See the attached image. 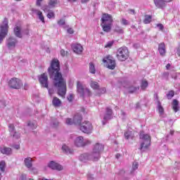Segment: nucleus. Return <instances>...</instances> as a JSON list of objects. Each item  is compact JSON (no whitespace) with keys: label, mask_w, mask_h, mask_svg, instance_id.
<instances>
[{"label":"nucleus","mask_w":180,"mask_h":180,"mask_svg":"<svg viewBox=\"0 0 180 180\" xmlns=\"http://www.w3.org/2000/svg\"><path fill=\"white\" fill-rule=\"evenodd\" d=\"M6 44L9 50H12L16 47V44H18V39L15 37H10L6 40Z\"/></svg>","instance_id":"nucleus-13"},{"label":"nucleus","mask_w":180,"mask_h":180,"mask_svg":"<svg viewBox=\"0 0 180 180\" xmlns=\"http://www.w3.org/2000/svg\"><path fill=\"white\" fill-rule=\"evenodd\" d=\"M8 130L10 131V134H13L16 131H15V125L13 124H8Z\"/></svg>","instance_id":"nucleus-36"},{"label":"nucleus","mask_w":180,"mask_h":180,"mask_svg":"<svg viewBox=\"0 0 180 180\" xmlns=\"http://www.w3.org/2000/svg\"><path fill=\"white\" fill-rule=\"evenodd\" d=\"M48 167L51 168V169H56V171H62L63 169V166L58 163H56L54 161L50 162V163L48 165Z\"/></svg>","instance_id":"nucleus-16"},{"label":"nucleus","mask_w":180,"mask_h":180,"mask_svg":"<svg viewBox=\"0 0 180 180\" xmlns=\"http://www.w3.org/2000/svg\"><path fill=\"white\" fill-rule=\"evenodd\" d=\"M71 47L74 51V53H76V54H81L82 53L84 48L82 47V45L79 44H72L71 45Z\"/></svg>","instance_id":"nucleus-15"},{"label":"nucleus","mask_w":180,"mask_h":180,"mask_svg":"<svg viewBox=\"0 0 180 180\" xmlns=\"http://www.w3.org/2000/svg\"><path fill=\"white\" fill-rule=\"evenodd\" d=\"M139 139L141 140V146L139 150L141 153L148 149V147L151 146V136L149 134H145L144 132H141L139 134Z\"/></svg>","instance_id":"nucleus-3"},{"label":"nucleus","mask_w":180,"mask_h":180,"mask_svg":"<svg viewBox=\"0 0 180 180\" xmlns=\"http://www.w3.org/2000/svg\"><path fill=\"white\" fill-rule=\"evenodd\" d=\"M172 78H173V79H176V75H172Z\"/></svg>","instance_id":"nucleus-64"},{"label":"nucleus","mask_w":180,"mask_h":180,"mask_svg":"<svg viewBox=\"0 0 180 180\" xmlns=\"http://www.w3.org/2000/svg\"><path fill=\"white\" fill-rule=\"evenodd\" d=\"M62 150L65 153V154H72L74 153V150L70 147H68L67 145H63L62 146Z\"/></svg>","instance_id":"nucleus-27"},{"label":"nucleus","mask_w":180,"mask_h":180,"mask_svg":"<svg viewBox=\"0 0 180 180\" xmlns=\"http://www.w3.org/2000/svg\"><path fill=\"white\" fill-rule=\"evenodd\" d=\"M52 125L53 127H57V126H58V121L57 120H53L52 121Z\"/></svg>","instance_id":"nucleus-48"},{"label":"nucleus","mask_w":180,"mask_h":180,"mask_svg":"<svg viewBox=\"0 0 180 180\" xmlns=\"http://www.w3.org/2000/svg\"><path fill=\"white\" fill-rule=\"evenodd\" d=\"M147 86H148V82L146 80L142 81L141 84V89H143V91H144V89H146Z\"/></svg>","instance_id":"nucleus-38"},{"label":"nucleus","mask_w":180,"mask_h":180,"mask_svg":"<svg viewBox=\"0 0 180 180\" xmlns=\"http://www.w3.org/2000/svg\"><path fill=\"white\" fill-rule=\"evenodd\" d=\"M67 32L69 34H74V30L72 28H68Z\"/></svg>","instance_id":"nucleus-50"},{"label":"nucleus","mask_w":180,"mask_h":180,"mask_svg":"<svg viewBox=\"0 0 180 180\" xmlns=\"http://www.w3.org/2000/svg\"><path fill=\"white\" fill-rule=\"evenodd\" d=\"M174 95H175V92L172 90L169 91L167 94V99H172V98H174Z\"/></svg>","instance_id":"nucleus-41"},{"label":"nucleus","mask_w":180,"mask_h":180,"mask_svg":"<svg viewBox=\"0 0 180 180\" xmlns=\"http://www.w3.org/2000/svg\"><path fill=\"white\" fill-rule=\"evenodd\" d=\"M117 58L119 61H126L129 58V49L124 46L117 49Z\"/></svg>","instance_id":"nucleus-6"},{"label":"nucleus","mask_w":180,"mask_h":180,"mask_svg":"<svg viewBox=\"0 0 180 180\" xmlns=\"http://www.w3.org/2000/svg\"><path fill=\"white\" fill-rule=\"evenodd\" d=\"M58 25H59V26H63V25H65V20L60 19L59 21H58Z\"/></svg>","instance_id":"nucleus-47"},{"label":"nucleus","mask_w":180,"mask_h":180,"mask_svg":"<svg viewBox=\"0 0 180 180\" xmlns=\"http://www.w3.org/2000/svg\"><path fill=\"white\" fill-rule=\"evenodd\" d=\"M14 139H20V134L16 132V131L11 135Z\"/></svg>","instance_id":"nucleus-43"},{"label":"nucleus","mask_w":180,"mask_h":180,"mask_svg":"<svg viewBox=\"0 0 180 180\" xmlns=\"http://www.w3.org/2000/svg\"><path fill=\"white\" fill-rule=\"evenodd\" d=\"M49 78L53 81L54 86L58 88V94L62 98L67 94V84L63 78V74L60 72V61L58 59H53L48 68Z\"/></svg>","instance_id":"nucleus-1"},{"label":"nucleus","mask_w":180,"mask_h":180,"mask_svg":"<svg viewBox=\"0 0 180 180\" xmlns=\"http://www.w3.org/2000/svg\"><path fill=\"white\" fill-rule=\"evenodd\" d=\"M80 130L83 133H86V134H91V133H92V130H94L92 123L89 121H84L80 126Z\"/></svg>","instance_id":"nucleus-7"},{"label":"nucleus","mask_w":180,"mask_h":180,"mask_svg":"<svg viewBox=\"0 0 180 180\" xmlns=\"http://www.w3.org/2000/svg\"><path fill=\"white\" fill-rule=\"evenodd\" d=\"M66 124L71 126L74 123V120H71V118H67L65 121Z\"/></svg>","instance_id":"nucleus-46"},{"label":"nucleus","mask_w":180,"mask_h":180,"mask_svg":"<svg viewBox=\"0 0 180 180\" xmlns=\"http://www.w3.org/2000/svg\"><path fill=\"white\" fill-rule=\"evenodd\" d=\"M8 85L10 88H13V89H20L23 84H22L20 79L13 77L9 81Z\"/></svg>","instance_id":"nucleus-9"},{"label":"nucleus","mask_w":180,"mask_h":180,"mask_svg":"<svg viewBox=\"0 0 180 180\" xmlns=\"http://www.w3.org/2000/svg\"><path fill=\"white\" fill-rule=\"evenodd\" d=\"M82 122V115L79 113H77L76 115H75L73 117L74 124H77V126H81Z\"/></svg>","instance_id":"nucleus-18"},{"label":"nucleus","mask_w":180,"mask_h":180,"mask_svg":"<svg viewBox=\"0 0 180 180\" xmlns=\"http://www.w3.org/2000/svg\"><path fill=\"white\" fill-rule=\"evenodd\" d=\"M90 86L92 89L99 90L100 86L99 84L96 82L91 81L90 83Z\"/></svg>","instance_id":"nucleus-31"},{"label":"nucleus","mask_w":180,"mask_h":180,"mask_svg":"<svg viewBox=\"0 0 180 180\" xmlns=\"http://www.w3.org/2000/svg\"><path fill=\"white\" fill-rule=\"evenodd\" d=\"M103 63H107V68L109 70H115L116 68V61L110 56H108L104 58Z\"/></svg>","instance_id":"nucleus-10"},{"label":"nucleus","mask_w":180,"mask_h":180,"mask_svg":"<svg viewBox=\"0 0 180 180\" xmlns=\"http://www.w3.org/2000/svg\"><path fill=\"white\" fill-rule=\"evenodd\" d=\"M171 1L172 0H154V4L157 8H162L165 6V2H171Z\"/></svg>","instance_id":"nucleus-17"},{"label":"nucleus","mask_w":180,"mask_h":180,"mask_svg":"<svg viewBox=\"0 0 180 180\" xmlns=\"http://www.w3.org/2000/svg\"><path fill=\"white\" fill-rule=\"evenodd\" d=\"M0 103L2 105V106H4L5 108V106H6V102L5 101V100H1L0 101Z\"/></svg>","instance_id":"nucleus-55"},{"label":"nucleus","mask_w":180,"mask_h":180,"mask_svg":"<svg viewBox=\"0 0 180 180\" xmlns=\"http://www.w3.org/2000/svg\"><path fill=\"white\" fill-rule=\"evenodd\" d=\"M60 55L64 57L65 56V51L64 49L60 50Z\"/></svg>","instance_id":"nucleus-57"},{"label":"nucleus","mask_w":180,"mask_h":180,"mask_svg":"<svg viewBox=\"0 0 180 180\" xmlns=\"http://www.w3.org/2000/svg\"><path fill=\"white\" fill-rule=\"evenodd\" d=\"M114 32H115V33H118V34H123V33H124L123 28L119 25H116L115 27Z\"/></svg>","instance_id":"nucleus-30"},{"label":"nucleus","mask_w":180,"mask_h":180,"mask_svg":"<svg viewBox=\"0 0 180 180\" xmlns=\"http://www.w3.org/2000/svg\"><path fill=\"white\" fill-rule=\"evenodd\" d=\"M103 145L97 143L93 148L91 153H83L79 155V160L82 162H87V161H98L101 158V154L103 151Z\"/></svg>","instance_id":"nucleus-2"},{"label":"nucleus","mask_w":180,"mask_h":180,"mask_svg":"<svg viewBox=\"0 0 180 180\" xmlns=\"http://www.w3.org/2000/svg\"><path fill=\"white\" fill-rule=\"evenodd\" d=\"M77 92L79 94L82 98H84V96H91V91L86 88V86L82 84V82L78 81L77 82Z\"/></svg>","instance_id":"nucleus-5"},{"label":"nucleus","mask_w":180,"mask_h":180,"mask_svg":"<svg viewBox=\"0 0 180 180\" xmlns=\"http://www.w3.org/2000/svg\"><path fill=\"white\" fill-rule=\"evenodd\" d=\"M32 162H33V160L30 157H27L24 160V163L27 168L30 169L33 167V164Z\"/></svg>","instance_id":"nucleus-22"},{"label":"nucleus","mask_w":180,"mask_h":180,"mask_svg":"<svg viewBox=\"0 0 180 180\" xmlns=\"http://www.w3.org/2000/svg\"><path fill=\"white\" fill-rule=\"evenodd\" d=\"M55 17V14L54 12L53 11H49L47 14V18L48 19H51V18H54Z\"/></svg>","instance_id":"nucleus-45"},{"label":"nucleus","mask_w":180,"mask_h":180,"mask_svg":"<svg viewBox=\"0 0 180 180\" xmlns=\"http://www.w3.org/2000/svg\"><path fill=\"white\" fill-rule=\"evenodd\" d=\"M53 89H49V95L53 94Z\"/></svg>","instance_id":"nucleus-59"},{"label":"nucleus","mask_w":180,"mask_h":180,"mask_svg":"<svg viewBox=\"0 0 180 180\" xmlns=\"http://www.w3.org/2000/svg\"><path fill=\"white\" fill-rule=\"evenodd\" d=\"M98 90L101 91V94H105V92H106V88H105V87L99 89Z\"/></svg>","instance_id":"nucleus-54"},{"label":"nucleus","mask_w":180,"mask_h":180,"mask_svg":"<svg viewBox=\"0 0 180 180\" xmlns=\"http://www.w3.org/2000/svg\"><path fill=\"white\" fill-rule=\"evenodd\" d=\"M114 43L115 42L113 41H108L105 46V49H110L112 46H113Z\"/></svg>","instance_id":"nucleus-44"},{"label":"nucleus","mask_w":180,"mask_h":180,"mask_svg":"<svg viewBox=\"0 0 180 180\" xmlns=\"http://www.w3.org/2000/svg\"><path fill=\"white\" fill-rule=\"evenodd\" d=\"M155 99L157 101V103L160 102V100L158 98V94H155Z\"/></svg>","instance_id":"nucleus-58"},{"label":"nucleus","mask_w":180,"mask_h":180,"mask_svg":"<svg viewBox=\"0 0 180 180\" xmlns=\"http://www.w3.org/2000/svg\"><path fill=\"white\" fill-rule=\"evenodd\" d=\"M27 126L29 127H30V129H32V130H34V129H37V125L36 124V123L32 122H29L27 124Z\"/></svg>","instance_id":"nucleus-42"},{"label":"nucleus","mask_w":180,"mask_h":180,"mask_svg":"<svg viewBox=\"0 0 180 180\" xmlns=\"http://www.w3.org/2000/svg\"><path fill=\"white\" fill-rule=\"evenodd\" d=\"M89 71L91 74H95L96 71V70L95 69V65L92 63H89Z\"/></svg>","instance_id":"nucleus-37"},{"label":"nucleus","mask_w":180,"mask_h":180,"mask_svg":"<svg viewBox=\"0 0 180 180\" xmlns=\"http://www.w3.org/2000/svg\"><path fill=\"white\" fill-rule=\"evenodd\" d=\"M134 137V131L128 130L124 132V138L126 140H129V139H133Z\"/></svg>","instance_id":"nucleus-26"},{"label":"nucleus","mask_w":180,"mask_h":180,"mask_svg":"<svg viewBox=\"0 0 180 180\" xmlns=\"http://www.w3.org/2000/svg\"><path fill=\"white\" fill-rule=\"evenodd\" d=\"M172 109L176 113L179 110V101L176 99H174L172 102Z\"/></svg>","instance_id":"nucleus-24"},{"label":"nucleus","mask_w":180,"mask_h":180,"mask_svg":"<svg viewBox=\"0 0 180 180\" xmlns=\"http://www.w3.org/2000/svg\"><path fill=\"white\" fill-rule=\"evenodd\" d=\"M22 33H23V34H26V35H27V34H29V30H24L23 31H22Z\"/></svg>","instance_id":"nucleus-56"},{"label":"nucleus","mask_w":180,"mask_h":180,"mask_svg":"<svg viewBox=\"0 0 180 180\" xmlns=\"http://www.w3.org/2000/svg\"><path fill=\"white\" fill-rule=\"evenodd\" d=\"M0 151H1V154H4L5 155H12V148H8L6 146L1 147Z\"/></svg>","instance_id":"nucleus-19"},{"label":"nucleus","mask_w":180,"mask_h":180,"mask_svg":"<svg viewBox=\"0 0 180 180\" xmlns=\"http://www.w3.org/2000/svg\"><path fill=\"white\" fill-rule=\"evenodd\" d=\"M157 27L159 30H164V25L162 24H157Z\"/></svg>","instance_id":"nucleus-49"},{"label":"nucleus","mask_w":180,"mask_h":180,"mask_svg":"<svg viewBox=\"0 0 180 180\" xmlns=\"http://www.w3.org/2000/svg\"><path fill=\"white\" fill-rule=\"evenodd\" d=\"M52 103L53 105V106H55V108H58L60 106H61V101H60V98H57V97H54L53 101H52Z\"/></svg>","instance_id":"nucleus-28"},{"label":"nucleus","mask_w":180,"mask_h":180,"mask_svg":"<svg viewBox=\"0 0 180 180\" xmlns=\"http://www.w3.org/2000/svg\"><path fill=\"white\" fill-rule=\"evenodd\" d=\"M101 26L103 27V30L107 33H109L112 29V24H101Z\"/></svg>","instance_id":"nucleus-29"},{"label":"nucleus","mask_w":180,"mask_h":180,"mask_svg":"<svg viewBox=\"0 0 180 180\" xmlns=\"http://www.w3.org/2000/svg\"><path fill=\"white\" fill-rule=\"evenodd\" d=\"M111 119H113V110L110 108L107 107L105 108V113L102 122L103 124H106V122H108V120H111Z\"/></svg>","instance_id":"nucleus-12"},{"label":"nucleus","mask_w":180,"mask_h":180,"mask_svg":"<svg viewBox=\"0 0 180 180\" xmlns=\"http://www.w3.org/2000/svg\"><path fill=\"white\" fill-rule=\"evenodd\" d=\"M88 179L92 180V179H94V176L92 175L91 176L88 175Z\"/></svg>","instance_id":"nucleus-63"},{"label":"nucleus","mask_w":180,"mask_h":180,"mask_svg":"<svg viewBox=\"0 0 180 180\" xmlns=\"http://www.w3.org/2000/svg\"><path fill=\"white\" fill-rule=\"evenodd\" d=\"M177 55L179 56V57H180V48H179L176 51Z\"/></svg>","instance_id":"nucleus-62"},{"label":"nucleus","mask_w":180,"mask_h":180,"mask_svg":"<svg viewBox=\"0 0 180 180\" xmlns=\"http://www.w3.org/2000/svg\"><path fill=\"white\" fill-rule=\"evenodd\" d=\"M120 22H121V25H122V26H129V25H130V22H129V20H126V18H122Z\"/></svg>","instance_id":"nucleus-39"},{"label":"nucleus","mask_w":180,"mask_h":180,"mask_svg":"<svg viewBox=\"0 0 180 180\" xmlns=\"http://www.w3.org/2000/svg\"><path fill=\"white\" fill-rule=\"evenodd\" d=\"M170 68H171V64L168 63V64L166 65V69H167V70H169Z\"/></svg>","instance_id":"nucleus-61"},{"label":"nucleus","mask_w":180,"mask_h":180,"mask_svg":"<svg viewBox=\"0 0 180 180\" xmlns=\"http://www.w3.org/2000/svg\"><path fill=\"white\" fill-rule=\"evenodd\" d=\"M72 99H73V95L72 94H70L68 96V101H69V102H72Z\"/></svg>","instance_id":"nucleus-51"},{"label":"nucleus","mask_w":180,"mask_h":180,"mask_svg":"<svg viewBox=\"0 0 180 180\" xmlns=\"http://www.w3.org/2000/svg\"><path fill=\"white\" fill-rule=\"evenodd\" d=\"M41 2L43 0H37V6H41Z\"/></svg>","instance_id":"nucleus-53"},{"label":"nucleus","mask_w":180,"mask_h":180,"mask_svg":"<svg viewBox=\"0 0 180 180\" xmlns=\"http://www.w3.org/2000/svg\"><path fill=\"white\" fill-rule=\"evenodd\" d=\"M138 168H139V162H134L132 165V171L131 172V174H133V172H134V171H136V169H137Z\"/></svg>","instance_id":"nucleus-40"},{"label":"nucleus","mask_w":180,"mask_h":180,"mask_svg":"<svg viewBox=\"0 0 180 180\" xmlns=\"http://www.w3.org/2000/svg\"><path fill=\"white\" fill-rule=\"evenodd\" d=\"M60 4V0H48V6L50 8H56Z\"/></svg>","instance_id":"nucleus-25"},{"label":"nucleus","mask_w":180,"mask_h":180,"mask_svg":"<svg viewBox=\"0 0 180 180\" xmlns=\"http://www.w3.org/2000/svg\"><path fill=\"white\" fill-rule=\"evenodd\" d=\"M21 30L22 29L19 26L15 27L13 30L15 36L19 39H22V37H23Z\"/></svg>","instance_id":"nucleus-21"},{"label":"nucleus","mask_w":180,"mask_h":180,"mask_svg":"<svg viewBox=\"0 0 180 180\" xmlns=\"http://www.w3.org/2000/svg\"><path fill=\"white\" fill-rule=\"evenodd\" d=\"M38 79L43 88H49V77L46 73H43L39 75Z\"/></svg>","instance_id":"nucleus-11"},{"label":"nucleus","mask_w":180,"mask_h":180,"mask_svg":"<svg viewBox=\"0 0 180 180\" xmlns=\"http://www.w3.org/2000/svg\"><path fill=\"white\" fill-rule=\"evenodd\" d=\"M8 18H4L2 24L0 25V44L4 41V39L8 36V29L9 25Z\"/></svg>","instance_id":"nucleus-4"},{"label":"nucleus","mask_w":180,"mask_h":180,"mask_svg":"<svg viewBox=\"0 0 180 180\" xmlns=\"http://www.w3.org/2000/svg\"><path fill=\"white\" fill-rule=\"evenodd\" d=\"M19 180H26V174H21Z\"/></svg>","instance_id":"nucleus-52"},{"label":"nucleus","mask_w":180,"mask_h":180,"mask_svg":"<svg viewBox=\"0 0 180 180\" xmlns=\"http://www.w3.org/2000/svg\"><path fill=\"white\" fill-rule=\"evenodd\" d=\"M152 19H153V17L151 15H145L143 23H145V25H148V23L151 22Z\"/></svg>","instance_id":"nucleus-33"},{"label":"nucleus","mask_w":180,"mask_h":180,"mask_svg":"<svg viewBox=\"0 0 180 180\" xmlns=\"http://www.w3.org/2000/svg\"><path fill=\"white\" fill-rule=\"evenodd\" d=\"M139 89H140V86L136 87V86H131L129 88V94H133V93L139 91Z\"/></svg>","instance_id":"nucleus-35"},{"label":"nucleus","mask_w":180,"mask_h":180,"mask_svg":"<svg viewBox=\"0 0 180 180\" xmlns=\"http://www.w3.org/2000/svg\"><path fill=\"white\" fill-rule=\"evenodd\" d=\"M32 13H36L39 17V19L41 20L42 23H44V16H43V13L40 11V10H37L36 8H32Z\"/></svg>","instance_id":"nucleus-20"},{"label":"nucleus","mask_w":180,"mask_h":180,"mask_svg":"<svg viewBox=\"0 0 180 180\" xmlns=\"http://www.w3.org/2000/svg\"><path fill=\"white\" fill-rule=\"evenodd\" d=\"M158 51L160 56H165V53H167V51H165V44H164V42L159 44Z\"/></svg>","instance_id":"nucleus-23"},{"label":"nucleus","mask_w":180,"mask_h":180,"mask_svg":"<svg viewBox=\"0 0 180 180\" xmlns=\"http://www.w3.org/2000/svg\"><path fill=\"white\" fill-rule=\"evenodd\" d=\"M6 168V163L5 162V160H1L0 162V170L1 172H5V169Z\"/></svg>","instance_id":"nucleus-34"},{"label":"nucleus","mask_w":180,"mask_h":180,"mask_svg":"<svg viewBox=\"0 0 180 180\" xmlns=\"http://www.w3.org/2000/svg\"><path fill=\"white\" fill-rule=\"evenodd\" d=\"M158 110L160 115H164V108H162V105H161V101H158Z\"/></svg>","instance_id":"nucleus-32"},{"label":"nucleus","mask_w":180,"mask_h":180,"mask_svg":"<svg viewBox=\"0 0 180 180\" xmlns=\"http://www.w3.org/2000/svg\"><path fill=\"white\" fill-rule=\"evenodd\" d=\"M91 141L89 139H84V136H79L75 139V146L76 147H85L91 144Z\"/></svg>","instance_id":"nucleus-8"},{"label":"nucleus","mask_w":180,"mask_h":180,"mask_svg":"<svg viewBox=\"0 0 180 180\" xmlns=\"http://www.w3.org/2000/svg\"><path fill=\"white\" fill-rule=\"evenodd\" d=\"M14 148H15V150H19V148H20V146H19V145H15V146H14Z\"/></svg>","instance_id":"nucleus-60"},{"label":"nucleus","mask_w":180,"mask_h":180,"mask_svg":"<svg viewBox=\"0 0 180 180\" xmlns=\"http://www.w3.org/2000/svg\"><path fill=\"white\" fill-rule=\"evenodd\" d=\"M102 23L101 24H112L113 22V19L112 18V15L109 14H103L101 18Z\"/></svg>","instance_id":"nucleus-14"}]
</instances>
